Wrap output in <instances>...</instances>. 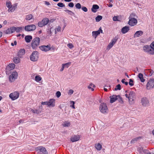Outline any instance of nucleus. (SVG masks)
Returning a JSON list of instances; mask_svg holds the SVG:
<instances>
[{"instance_id": "nucleus-1", "label": "nucleus", "mask_w": 154, "mask_h": 154, "mask_svg": "<svg viewBox=\"0 0 154 154\" xmlns=\"http://www.w3.org/2000/svg\"><path fill=\"white\" fill-rule=\"evenodd\" d=\"M40 39L38 37L34 38L32 42L31 46L33 49H36L37 47L40 44Z\"/></svg>"}, {"instance_id": "nucleus-2", "label": "nucleus", "mask_w": 154, "mask_h": 154, "mask_svg": "<svg viewBox=\"0 0 154 154\" xmlns=\"http://www.w3.org/2000/svg\"><path fill=\"white\" fill-rule=\"evenodd\" d=\"M99 109L100 112L103 113H106L108 112V109L106 105L104 103L100 104Z\"/></svg>"}, {"instance_id": "nucleus-3", "label": "nucleus", "mask_w": 154, "mask_h": 154, "mask_svg": "<svg viewBox=\"0 0 154 154\" xmlns=\"http://www.w3.org/2000/svg\"><path fill=\"white\" fill-rule=\"evenodd\" d=\"M37 51H35L32 52L30 56V60L32 61H37L38 57V54Z\"/></svg>"}, {"instance_id": "nucleus-4", "label": "nucleus", "mask_w": 154, "mask_h": 154, "mask_svg": "<svg viewBox=\"0 0 154 154\" xmlns=\"http://www.w3.org/2000/svg\"><path fill=\"white\" fill-rule=\"evenodd\" d=\"M17 76L18 74L17 72H13L9 76V81L11 82H14L16 79H17Z\"/></svg>"}, {"instance_id": "nucleus-5", "label": "nucleus", "mask_w": 154, "mask_h": 154, "mask_svg": "<svg viewBox=\"0 0 154 154\" xmlns=\"http://www.w3.org/2000/svg\"><path fill=\"white\" fill-rule=\"evenodd\" d=\"M154 86V79H150L148 81L146 84V88L148 90H150Z\"/></svg>"}, {"instance_id": "nucleus-6", "label": "nucleus", "mask_w": 154, "mask_h": 154, "mask_svg": "<svg viewBox=\"0 0 154 154\" xmlns=\"http://www.w3.org/2000/svg\"><path fill=\"white\" fill-rule=\"evenodd\" d=\"M19 94L17 91H15L10 94L9 95V97L12 100H14L17 99L19 97Z\"/></svg>"}, {"instance_id": "nucleus-7", "label": "nucleus", "mask_w": 154, "mask_h": 154, "mask_svg": "<svg viewBox=\"0 0 154 154\" xmlns=\"http://www.w3.org/2000/svg\"><path fill=\"white\" fill-rule=\"evenodd\" d=\"M36 29V26L34 24H31L26 26L25 27V30L28 31H33Z\"/></svg>"}, {"instance_id": "nucleus-8", "label": "nucleus", "mask_w": 154, "mask_h": 154, "mask_svg": "<svg viewBox=\"0 0 154 154\" xmlns=\"http://www.w3.org/2000/svg\"><path fill=\"white\" fill-rule=\"evenodd\" d=\"M141 103L143 106H146L149 105V101L148 99L146 97H143L141 99Z\"/></svg>"}, {"instance_id": "nucleus-9", "label": "nucleus", "mask_w": 154, "mask_h": 154, "mask_svg": "<svg viewBox=\"0 0 154 154\" xmlns=\"http://www.w3.org/2000/svg\"><path fill=\"white\" fill-rule=\"evenodd\" d=\"M137 23V20L134 18H131L129 19L128 24L132 26L136 24Z\"/></svg>"}, {"instance_id": "nucleus-10", "label": "nucleus", "mask_w": 154, "mask_h": 154, "mask_svg": "<svg viewBox=\"0 0 154 154\" xmlns=\"http://www.w3.org/2000/svg\"><path fill=\"white\" fill-rule=\"evenodd\" d=\"M39 48L42 51H47L51 49L50 45H42L39 47Z\"/></svg>"}, {"instance_id": "nucleus-11", "label": "nucleus", "mask_w": 154, "mask_h": 154, "mask_svg": "<svg viewBox=\"0 0 154 154\" xmlns=\"http://www.w3.org/2000/svg\"><path fill=\"white\" fill-rule=\"evenodd\" d=\"M100 32L102 33H103V30H102L101 27L98 30L96 31H93L92 32V35L94 37L96 38L98 35L100 34Z\"/></svg>"}, {"instance_id": "nucleus-12", "label": "nucleus", "mask_w": 154, "mask_h": 154, "mask_svg": "<svg viewBox=\"0 0 154 154\" xmlns=\"http://www.w3.org/2000/svg\"><path fill=\"white\" fill-rule=\"evenodd\" d=\"M55 106V100L54 99H50L48 101V106L51 107H54Z\"/></svg>"}, {"instance_id": "nucleus-13", "label": "nucleus", "mask_w": 154, "mask_h": 154, "mask_svg": "<svg viewBox=\"0 0 154 154\" xmlns=\"http://www.w3.org/2000/svg\"><path fill=\"white\" fill-rule=\"evenodd\" d=\"M80 135H72L71 138V140L73 142L77 141L80 139Z\"/></svg>"}, {"instance_id": "nucleus-14", "label": "nucleus", "mask_w": 154, "mask_h": 154, "mask_svg": "<svg viewBox=\"0 0 154 154\" xmlns=\"http://www.w3.org/2000/svg\"><path fill=\"white\" fill-rule=\"evenodd\" d=\"M129 97L130 99V100L133 101L134 99L135 98V92L133 91H130L129 93Z\"/></svg>"}, {"instance_id": "nucleus-15", "label": "nucleus", "mask_w": 154, "mask_h": 154, "mask_svg": "<svg viewBox=\"0 0 154 154\" xmlns=\"http://www.w3.org/2000/svg\"><path fill=\"white\" fill-rule=\"evenodd\" d=\"M25 50L24 49H21L19 51L17 56L20 57H22V56L25 54Z\"/></svg>"}, {"instance_id": "nucleus-16", "label": "nucleus", "mask_w": 154, "mask_h": 154, "mask_svg": "<svg viewBox=\"0 0 154 154\" xmlns=\"http://www.w3.org/2000/svg\"><path fill=\"white\" fill-rule=\"evenodd\" d=\"M143 32L142 31L139 30L137 31L134 35V37H138L141 36L143 34Z\"/></svg>"}, {"instance_id": "nucleus-17", "label": "nucleus", "mask_w": 154, "mask_h": 154, "mask_svg": "<svg viewBox=\"0 0 154 154\" xmlns=\"http://www.w3.org/2000/svg\"><path fill=\"white\" fill-rule=\"evenodd\" d=\"M99 7L97 5H93L91 9V11L94 13H96L97 11V10L99 9Z\"/></svg>"}, {"instance_id": "nucleus-18", "label": "nucleus", "mask_w": 154, "mask_h": 154, "mask_svg": "<svg viewBox=\"0 0 154 154\" xmlns=\"http://www.w3.org/2000/svg\"><path fill=\"white\" fill-rule=\"evenodd\" d=\"M129 27L128 26H125L123 27L121 29V32L123 34H125L129 30Z\"/></svg>"}, {"instance_id": "nucleus-19", "label": "nucleus", "mask_w": 154, "mask_h": 154, "mask_svg": "<svg viewBox=\"0 0 154 154\" xmlns=\"http://www.w3.org/2000/svg\"><path fill=\"white\" fill-rule=\"evenodd\" d=\"M110 103H113L117 99V96L116 95H113L110 96Z\"/></svg>"}, {"instance_id": "nucleus-20", "label": "nucleus", "mask_w": 154, "mask_h": 154, "mask_svg": "<svg viewBox=\"0 0 154 154\" xmlns=\"http://www.w3.org/2000/svg\"><path fill=\"white\" fill-rule=\"evenodd\" d=\"M17 4L16 3L14 4L13 5H11V8L8 9L9 12H13L17 8Z\"/></svg>"}, {"instance_id": "nucleus-21", "label": "nucleus", "mask_w": 154, "mask_h": 154, "mask_svg": "<svg viewBox=\"0 0 154 154\" xmlns=\"http://www.w3.org/2000/svg\"><path fill=\"white\" fill-rule=\"evenodd\" d=\"M39 150L40 152H42L43 154H48V152L46 149L43 146L39 147Z\"/></svg>"}, {"instance_id": "nucleus-22", "label": "nucleus", "mask_w": 154, "mask_h": 154, "mask_svg": "<svg viewBox=\"0 0 154 154\" xmlns=\"http://www.w3.org/2000/svg\"><path fill=\"white\" fill-rule=\"evenodd\" d=\"M32 38V36L30 35H26L25 37V39L26 42L27 43L30 42Z\"/></svg>"}, {"instance_id": "nucleus-23", "label": "nucleus", "mask_w": 154, "mask_h": 154, "mask_svg": "<svg viewBox=\"0 0 154 154\" xmlns=\"http://www.w3.org/2000/svg\"><path fill=\"white\" fill-rule=\"evenodd\" d=\"M146 53H148L150 55H153L154 54V49L152 48L150 46V47Z\"/></svg>"}, {"instance_id": "nucleus-24", "label": "nucleus", "mask_w": 154, "mask_h": 154, "mask_svg": "<svg viewBox=\"0 0 154 154\" xmlns=\"http://www.w3.org/2000/svg\"><path fill=\"white\" fill-rule=\"evenodd\" d=\"M150 45H147L144 46L143 47V50L144 52L146 53L150 47Z\"/></svg>"}, {"instance_id": "nucleus-25", "label": "nucleus", "mask_w": 154, "mask_h": 154, "mask_svg": "<svg viewBox=\"0 0 154 154\" xmlns=\"http://www.w3.org/2000/svg\"><path fill=\"white\" fill-rule=\"evenodd\" d=\"M49 20L47 18H45L43 19L42 20V22L43 23V24L45 26L49 22Z\"/></svg>"}, {"instance_id": "nucleus-26", "label": "nucleus", "mask_w": 154, "mask_h": 154, "mask_svg": "<svg viewBox=\"0 0 154 154\" xmlns=\"http://www.w3.org/2000/svg\"><path fill=\"white\" fill-rule=\"evenodd\" d=\"M95 147L98 150H100L102 148V146L100 143H97L95 144Z\"/></svg>"}, {"instance_id": "nucleus-27", "label": "nucleus", "mask_w": 154, "mask_h": 154, "mask_svg": "<svg viewBox=\"0 0 154 154\" xmlns=\"http://www.w3.org/2000/svg\"><path fill=\"white\" fill-rule=\"evenodd\" d=\"M143 75L142 73H140L138 74V77L142 82H144L145 81V79L143 78Z\"/></svg>"}, {"instance_id": "nucleus-28", "label": "nucleus", "mask_w": 154, "mask_h": 154, "mask_svg": "<svg viewBox=\"0 0 154 154\" xmlns=\"http://www.w3.org/2000/svg\"><path fill=\"white\" fill-rule=\"evenodd\" d=\"M13 60L15 63L17 64L20 62V59L18 57H15L13 58Z\"/></svg>"}, {"instance_id": "nucleus-29", "label": "nucleus", "mask_w": 154, "mask_h": 154, "mask_svg": "<svg viewBox=\"0 0 154 154\" xmlns=\"http://www.w3.org/2000/svg\"><path fill=\"white\" fill-rule=\"evenodd\" d=\"M62 125L63 127H69L70 125V123L69 121H66Z\"/></svg>"}, {"instance_id": "nucleus-30", "label": "nucleus", "mask_w": 154, "mask_h": 154, "mask_svg": "<svg viewBox=\"0 0 154 154\" xmlns=\"http://www.w3.org/2000/svg\"><path fill=\"white\" fill-rule=\"evenodd\" d=\"M64 11L68 13V14L70 15L74 16L75 14L74 13L69 10H65Z\"/></svg>"}, {"instance_id": "nucleus-31", "label": "nucleus", "mask_w": 154, "mask_h": 154, "mask_svg": "<svg viewBox=\"0 0 154 154\" xmlns=\"http://www.w3.org/2000/svg\"><path fill=\"white\" fill-rule=\"evenodd\" d=\"M95 87V85L93 84L92 83H91L89 86L88 87V88L89 89H91L92 91H94V89L93 88H91V87Z\"/></svg>"}, {"instance_id": "nucleus-32", "label": "nucleus", "mask_w": 154, "mask_h": 154, "mask_svg": "<svg viewBox=\"0 0 154 154\" xmlns=\"http://www.w3.org/2000/svg\"><path fill=\"white\" fill-rule=\"evenodd\" d=\"M117 100H118L119 103H123L122 98L119 95L117 96Z\"/></svg>"}, {"instance_id": "nucleus-33", "label": "nucleus", "mask_w": 154, "mask_h": 154, "mask_svg": "<svg viewBox=\"0 0 154 154\" xmlns=\"http://www.w3.org/2000/svg\"><path fill=\"white\" fill-rule=\"evenodd\" d=\"M15 65L14 63H11L8 65V68L10 69L11 70L14 69L15 67Z\"/></svg>"}, {"instance_id": "nucleus-34", "label": "nucleus", "mask_w": 154, "mask_h": 154, "mask_svg": "<svg viewBox=\"0 0 154 154\" xmlns=\"http://www.w3.org/2000/svg\"><path fill=\"white\" fill-rule=\"evenodd\" d=\"M33 17V16L32 14H29L27 15L26 17V19L27 20H29L32 19Z\"/></svg>"}, {"instance_id": "nucleus-35", "label": "nucleus", "mask_w": 154, "mask_h": 154, "mask_svg": "<svg viewBox=\"0 0 154 154\" xmlns=\"http://www.w3.org/2000/svg\"><path fill=\"white\" fill-rule=\"evenodd\" d=\"M102 18V17L100 15L97 16L95 18L96 21L98 22L100 21Z\"/></svg>"}, {"instance_id": "nucleus-36", "label": "nucleus", "mask_w": 154, "mask_h": 154, "mask_svg": "<svg viewBox=\"0 0 154 154\" xmlns=\"http://www.w3.org/2000/svg\"><path fill=\"white\" fill-rule=\"evenodd\" d=\"M141 138V137H136L133 139L131 142V143H133L135 142V141H137L138 139Z\"/></svg>"}, {"instance_id": "nucleus-37", "label": "nucleus", "mask_w": 154, "mask_h": 154, "mask_svg": "<svg viewBox=\"0 0 154 154\" xmlns=\"http://www.w3.org/2000/svg\"><path fill=\"white\" fill-rule=\"evenodd\" d=\"M6 6L9 8L8 9H11V3L10 2H6Z\"/></svg>"}, {"instance_id": "nucleus-38", "label": "nucleus", "mask_w": 154, "mask_h": 154, "mask_svg": "<svg viewBox=\"0 0 154 154\" xmlns=\"http://www.w3.org/2000/svg\"><path fill=\"white\" fill-rule=\"evenodd\" d=\"M41 79L42 78L39 76L36 75L35 77V80L37 82H39Z\"/></svg>"}, {"instance_id": "nucleus-39", "label": "nucleus", "mask_w": 154, "mask_h": 154, "mask_svg": "<svg viewBox=\"0 0 154 154\" xmlns=\"http://www.w3.org/2000/svg\"><path fill=\"white\" fill-rule=\"evenodd\" d=\"M22 30V27H16V31L17 32H21Z\"/></svg>"}, {"instance_id": "nucleus-40", "label": "nucleus", "mask_w": 154, "mask_h": 154, "mask_svg": "<svg viewBox=\"0 0 154 154\" xmlns=\"http://www.w3.org/2000/svg\"><path fill=\"white\" fill-rule=\"evenodd\" d=\"M118 37L117 36H115L114 38H113L112 41V42L114 44H115L118 39Z\"/></svg>"}, {"instance_id": "nucleus-41", "label": "nucleus", "mask_w": 154, "mask_h": 154, "mask_svg": "<svg viewBox=\"0 0 154 154\" xmlns=\"http://www.w3.org/2000/svg\"><path fill=\"white\" fill-rule=\"evenodd\" d=\"M121 89V86L119 84H118L116 86L114 89V90L117 91L118 90H120Z\"/></svg>"}, {"instance_id": "nucleus-42", "label": "nucleus", "mask_w": 154, "mask_h": 154, "mask_svg": "<svg viewBox=\"0 0 154 154\" xmlns=\"http://www.w3.org/2000/svg\"><path fill=\"white\" fill-rule=\"evenodd\" d=\"M11 30L10 28L7 29L6 31H4V32L6 34H10V33H11Z\"/></svg>"}, {"instance_id": "nucleus-43", "label": "nucleus", "mask_w": 154, "mask_h": 154, "mask_svg": "<svg viewBox=\"0 0 154 154\" xmlns=\"http://www.w3.org/2000/svg\"><path fill=\"white\" fill-rule=\"evenodd\" d=\"M114 44L112 42H111L108 45L107 47V48L108 49H110L112 48V47L113 46Z\"/></svg>"}, {"instance_id": "nucleus-44", "label": "nucleus", "mask_w": 154, "mask_h": 154, "mask_svg": "<svg viewBox=\"0 0 154 154\" xmlns=\"http://www.w3.org/2000/svg\"><path fill=\"white\" fill-rule=\"evenodd\" d=\"M153 73V71L151 70H149L148 71V76H151Z\"/></svg>"}, {"instance_id": "nucleus-45", "label": "nucleus", "mask_w": 154, "mask_h": 154, "mask_svg": "<svg viewBox=\"0 0 154 154\" xmlns=\"http://www.w3.org/2000/svg\"><path fill=\"white\" fill-rule=\"evenodd\" d=\"M75 6L76 8L78 9H80L82 8L81 5L80 3H77Z\"/></svg>"}, {"instance_id": "nucleus-46", "label": "nucleus", "mask_w": 154, "mask_h": 154, "mask_svg": "<svg viewBox=\"0 0 154 154\" xmlns=\"http://www.w3.org/2000/svg\"><path fill=\"white\" fill-rule=\"evenodd\" d=\"M71 64L70 62H68L64 64H62L65 68H67Z\"/></svg>"}, {"instance_id": "nucleus-47", "label": "nucleus", "mask_w": 154, "mask_h": 154, "mask_svg": "<svg viewBox=\"0 0 154 154\" xmlns=\"http://www.w3.org/2000/svg\"><path fill=\"white\" fill-rule=\"evenodd\" d=\"M57 5L60 7H65V5L62 2L58 3L57 4Z\"/></svg>"}, {"instance_id": "nucleus-48", "label": "nucleus", "mask_w": 154, "mask_h": 154, "mask_svg": "<svg viewBox=\"0 0 154 154\" xmlns=\"http://www.w3.org/2000/svg\"><path fill=\"white\" fill-rule=\"evenodd\" d=\"M31 111L32 112L36 114H39L41 112V111H39L37 110H34L33 109H32Z\"/></svg>"}, {"instance_id": "nucleus-49", "label": "nucleus", "mask_w": 154, "mask_h": 154, "mask_svg": "<svg viewBox=\"0 0 154 154\" xmlns=\"http://www.w3.org/2000/svg\"><path fill=\"white\" fill-rule=\"evenodd\" d=\"M10 28L11 32V33H12L16 31V27L12 26L10 27Z\"/></svg>"}, {"instance_id": "nucleus-50", "label": "nucleus", "mask_w": 154, "mask_h": 154, "mask_svg": "<svg viewBox=\"0 0 154 154\" xmlns=\"http://www.w3.org/2000/svg\"><path fill=\"white\" fill-rule=\"evenodd\" d=\"M38 25L40 27H42L45 26L43 23L42 22V21H39L38 23Z\"/></svg>"}, {"instance_id": "nucleus-51", "label": "nucleus", "mask_w": 154, "mask_h": 154, "mask_svg": "<svg viewBox=\"0 0 154 154\" xmlns=\"http://www.w3.org/2000/svg\"><path fill=\"white\" fill-rule=\"evenodd\" d=\"M70 104H72V105L71 106L72 107V108L74 109L75 108V106H74V104L75 103L74 101H71L70 102Z\"/></svg>"}, {"instance_id": "nucleus-52", "label": "nucleus", "mask_w": 154, "mask_h": 154, "mask_svg": "<svg viewBox=\"0 0 154 154\" xmlns=\"http://www.w3.org/2000/svg\"><path fill=\"white\" fill-rule=\"evenodd\" d=\"M134 81L132 79H129V84L131 86H133L134 84L133 83Z\"/></svg>"}, {"instance_id": "nucleus-53", "label": "nucleus", "mask_w": 154, "mask_h": 154, "mask_svg": "<svg viewBox=\"0 0 154 154\" xmlns=\"http://www.w3.org/2000/svg\"><path fill=\"white\" fill-rule=\"evenodd\" d=\"M11 70L10 69L7 68L6 71V74H7L9 75L11 73Z\"/></svg>"}, {"instance_id": "nucleus-54", "label": "nucleus", "mask_w": 154, "mask_h": 154, "mask_svg": "<svg viewBox=\"0 0 154 154\" xmlns=\"http://www.w3.org/2000/svg\"><path fill=\"white\" fill-rule=\"evenodd\" d=\"M56 96L57 98L60 97L61 95V93L60 91H57L56 93Z\"/></svg>"}, {"instance_id": "nucleus-55", "label": "nucleus", "mask_w": 154, "mask_h": 154, "mask_svg": "<svg viewBox=\"0 0 154 154\" xmlns=\"http://www.w3.org/2000/svg\"><path fill=\"white\" fill-rule=\"evenodd\" d=\"M81 8L82 10L85 12H87L88 11V9L85 7L82 6Z\"/></svg>"}, {"instance_id": "nucleus-56", "label": "nucleus", "mask_w": 154, "mask_h": 154, "mask_svg": "<svg viewBox=\"0 0 154 154\" xmlns=\"http://www.w3.org/2000/svg\"><path fill=\"white\" fill-rule=\"evenodd\" d=\"M125 79H123L122 80L121 82L122 83L125 84V85H128V83L127 82H125Z\"/></svg>"}, {"instance_id": "nucleus-57", "label": "nucleus", "mask_w": 154, "mask_h": 154, "mask_svg": "<svg viewBox=\"0 0 154 154\" xmlns=\"http://www.w3.org/2000/svg\"><path fill=\"white\" fill-rule=\"evenodd\" d=\"M68 6L70 8H73L74 6V3L72 2H70L69 3Z\"/></svg>"}, {"instance_id": "nucleus-58", "label": "nucleus", "mask_w": 154, "mask_h": 154, "mask_svg": "<svg viewBox=\"0 0 154 154\" xmlns=\"http://www.w3.org/2000/svg\"><path fill=\"white\" fill-rule=\"evenodd\" d=\"M113 20L114 21H117L118 20V17L117 16H114L113 17Z\"/></svg>"}, {"instance_id": "nucleus-59", "label": "nucleus", "mask_w": 154, "mask_h": 154, "mask_svg": "<svg viewBox=\"0 0 154 154\" xmlns=\"http://www.w3.org/2000/svg\"><path fill=\"white\" fill-rule=\"evenodd\" d=\"M42 105H47L48 106V101L42 102L41 103Z\"/></svg>"}, {"instance_id": "nucleus-60", "label": "nucleus", "mask_w": 154, "mask_h": 154, "mask_svg": "<svg viewBox=\"0 0 154 154\" xmlns=\"http://www.w3.org/2000/svg\"><path fill=\"white\" fill-rule=\"evenodd\" d=\"M68 47L70 48H72L73 47V45L71 43H69L67 45Z\"/></svg>"}, {"instance_id": "nucleus-61", "label": "nucleus", "mask_w": 154, "mask_h": 154, "mask_svg": "<svg viewBox=\"0 0 154 154\" xmlns=\"http://www.w3.org/2000/svg\"><path fill=\"white\" fill-rule=\"evenodd\" d=\"M135 16V14H134L132 13L130 14V16L129 17V18H133V17H134Z\"/></svg>"}, {"instance_id": "nucleus-62", "label": "nucleus", "mask_w": 154, "mask_h": 154, "mask_svg": "<svg viewBox=\"0 0 154 154\" xmlns=\"http://www.w3.org/2000/svg\"><path fill=\"white\" fill-rule=\"evenodd\" d=\"M73 93V91L72 90L70 89L69 90V94H72Z\"/></svg>"}, {"instance_id": "nucleus-63", "label": "nucleus", "mask_w": 154, "mask_h": 154, "mask_svg": "<svg viewBox=\"0 0 154 154\" xmlns=\"http://www.w3.org/2000/svg\"><path fill=\"white\" fill-rule=\"evenodd\" d=\"M150 45L154 49V41Z\"/></svg>"}, {"instance_id": "nucleus-64", "label": "nucleus", "mask_w": 154, "mask_h": 154, "mask_svg": "<svg viewBox=\"0 0 154 154\" xmlns=\"http://www.w3.org/2000/svg\"><path fill=\"white\" fill-rule=\"evenodd\" d=\"M45 5H50V3L49 2L46 1H45Z\"/></svg>"}]
</instances>
